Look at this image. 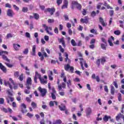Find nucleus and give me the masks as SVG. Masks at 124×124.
Masks as SVG:
<instances>
[{
  "mask_svg": "<svg viewBox=\"0 0 124 124\" xmlns=\"http://www.w3.org/2000/svg\"><path fill=\"white\" fill-rule=\"evenodd\" d=\"M118 100L119 101H122V94L121 93H118Z\"/></svg>",
  "mask_w": 124,
  "mask_h": 124,
  "instance_id": "nucleus-45",
  "label": "nucleus"
},
{
  "mask_svg": "<svg viewBox=\"0 0 124 124\" xmlns=\"http://www.w3.org/2000/svg\"><path fill=\"white\" fill-rule=\"evenodd\" d=\"M43 27L45 28V30L46 31V33H48V34H49L50 35H53V32L49 31V30H49V31H52L53 30L52 27H48V26H46V24H43Z\"/></svg>",
  "mask_w": 124,
  "mask_h": 124,
  "instance_id": "nucleus-6",
  "label": "nucleus"
},
{
  "mask_svg": "<svg viewBox=\"0 0 124 124\" xmlns=\"http://www.w3.org/2000/svg\"><path fill=\"white\" fill-rule=\"evenodd\" d=\"M106 47L107 46L104 44H101V48L103 49V50H106Z\"/></svg>",
  "mask_w": 124,
  "mask_h": 124,
  "instance_id": "nucleus-30",
  "label": "nucleus"
},
{
  "mask_svg": "<svg viewBox=\"0 0 124 124\" xmlns=\"http://www.w3.org/2000/svg\"><path fill=\"white\" fill-rule=\"evenodd\" d=\"M100 62H101L100 59H97V61H96V63L97 66L98 67L100 66Z\"/></svg>",
  "mask_w": 124,
  "mask_h": 124,
  "instance_id": "nucleus-41",
  "label": "nucleus"
},
{
  "mask_svg": "<svg viewBox=\"0 0 124 124\" xmlns=\"http://www.w3.org/2000/svg\"><path fill=\"white\" fill-rule=\"evenodd\" d=\"M66 87V85H65V83L62 82V85L61 84L58 85V90L59 91H62L63 89H65Z\"/></svg>",
  "mask_w": 124,
  "mask_h": 124,
  "instance_id": "nucleus-11",
  "label": "nucleus"
},
{
  "mask_svg": "<svg viewBox=\"0 0 124 124\" xmlns=\"http://www.w3.org/2000/svg\"><path fill=\"white\" fill-rule=\"evenodd\" d=\"M79 60L80 61V65L81 66V68H82L84 67L83 66V61H84V59L83 58H79Z\"/></svg>",
  "mask_w": 124,
  "mask_h": 124,
  "instance_id": "nucleus-44",
  "label": "nucleus"
},
{
  "mask_svg": "<svg viewBox=\"0 0 124 124\" xmlns=\"http://www.w3.org/2000/svg\"><path fill=\"white\" fill-rule=\"evenodd\" d=\"M99 22L103 27H106L107 26V23L104 22V20L102 17L99 18Z\"/></svg>",
  "mask_w": 124,
  "mask_h": 124,
  "instance_id": "nucleus-14",
  "label": "nucleus"
},
{
  "mask_svg": "<svg viewBox=\"0 0 124 124\" xmlns=\"http://www.w3.org/2000/svg\"><path fill=\"white\" fill-rule=\"evenodd\" d=\"M13 15H14V12L10 9H8L7 11V16L9 17H13Z\"/></svg>",
  "mask_w": 124,
  "mask_h": 124,
  "instance_id": "nucleus-7",
  "label": "nucleus"
},
{
  "mask_svg": "<svg viewBox=\"0 0 124 124\" xmlns=\"http://www.w3.org/2000/svg\"><path fill=\"white\" fill-rule=\"evenodd\" d=\"M106 62V59H105V58L102 57L101 59V64H104V63Z\"/></svg>",
  "mask_w": 124,
  "mask_h": 124,
  "instance_id": "nucleus-34",
  "label": "nucleus"
},
{
  "mask_svg": "<svg viewBox=\"0 0 124 124\" xmlns=\"http://www.w3.org/2000/svg\"><path fill=\"white\" fill-rule=\"evenodd\" d=\"M9 99L10 100V101L9 100ZM6 100H7V103H8V104H9L10 103V101L11 102H13V101H14V98H13L10 96H7L6 97Z\"/></svg>",
  "mask_w": 124,
  "mask_h": 124,
  "instance_id": "nucleus-10",
  "label": "nucleus"
},
{
  "mask_svg": "<svg viewBox=\"0 0 124 124\" xmlns=\"http://www.w3.org/2000/svg\"><path fill=\"white\" fill-rule=\"evenodd\" d=\"M59 93L61 96H63L65 94L64 92H59Z\"/></svg>",
  "mask_w": 124,
  "mask_h": 124,
  "instance_id": "nucleus-61",
  "label": "nucleus"
},
{
  "mask_svg": "<svg viewBox=\"0 0 124 124\" xmlns=\"http://www.w3.org/2000/svg\"><path fill=\"white\" fill-rule=\"evenodd\" d=\"M40 124H45V120H44V119H43L40 122Z\"/></svg>",
  "mask_w": 124,
  "mask_h": 124,
  "instance_id": "nucleus-64",
  "label": "nucleus"
},
{
  "mask_svg": "<svg viewBox=\"0 0 124 124\" xmlns=\"http://www.w3.org/2000/svg\"><path fill=\"white\" fill-rule=\"evenodd\" d=\"M64 17L65 18V20L66 21L69 20V18H68V16H67V15H64Z\"/></svg>",
  "mask_w": 124,
  "mask_h": 124,
  "instance_id": "nucleus-58",
  "label": "nucleus"
},
{
  "mask_svg": "<svg viewBox=\"0 0 124 124\" xmlns=\"http://www.w3.org/2000/svg\"><path fill=\"white\" fill-rule=\"evenodd\" d=\"M74 5H75L78 10H81L82 9V5L81 4L78 3V1L73 0L71 2V8L72 9H74Z\"/></svg>",
  "mask_w": 124,
  "mask_h": 124,
  "instance_id": "nucleus-2",
  "label": "nucleus"
},
{
  "mask_svg": "<svg viewBox=\"0 0 124 124\" xmlns=\"http://www.w3.org/2000/svg\"><path fill=\"white\" fill-rule=\"evenodd\" d=\"M62 106H59L60 110H61V111H65V110L66 109V107H65V106L62 104Z\"/></svg>",
  "mask_w": 124,
  "mask_h": 124,
  "instance_id": "nucleus-21",
  "label": "nucleus"
},
{
  "mask_svg": "<svg viewBox=\"0 0 124 124\" xmlns=\"http://www.w3.org/2000/svg\"><path fill=\"white\" fill-rule=\"evenodd\" d=\"M4 85L5 86H7V85H8L10 89L11 90H13V88L12 87V86L11 85V84H10V82H9V81H4Z\"/></svg>",
  "mask_w": 124,
  "mask_h": 124,
  "instance_id": "nucleus-23",
  "label": "nucleus"
},
{
  "mask_svg": "<svg viewBox=\"0 0 124 124\" xmlns=\"http://www.w3.org/2000/svg\"><path fill=\"white\" fill-rule=\"evenodd\" d=\"M38 90L41 94V96L43 97H44V96H45L47 94V89L45 88H42L41 87H39L38 88Z\"/></svg>",
  "mask_w": 124,
  "mask_h": 124,
  "instance_id": "nucleus-5",
  "label": "nucleus"
},
{
  "mask_svg": "<svg viewBox=\"0 0 124 124\" xmlns=\"http://www.w3.org/2000/svg\"><path fill=\"white\" fill-rule=\"evenodd\" d=\"M3 54L8 55V52L0 50V56H2V58L3 59V60H4V61L7 62H10V60L8 58H7V57L6 56L3 55Z\"/></svg>",
  "mask_w": 124,
  "mask_h": 124,
  "instance_id": "nucleus-4",
  "label": "nucleus"
},
{
  "mask_svg": "<svg viewBox=\"0 0 124 124\" xmlns=\"http://www.w3.org/2000/svg\"><path fill=\"white\" fill-rule=\"evenodd\" d=\"M56 124H62V122L61 120H57L56 121Z\"/></svg>",
  "mask_w": 124,
  "mask_h": 124,
  "instance_id": "nucleus-55",
  "label": "nucleus"
},
{
  "mask_svg": "<svg viewBox=\"0 0 124 124\" xmlns=\"http://www.w3.org/2000/svg\"><path fill=\"white\" fill-rule=\"evenodd\" d=\"M62 0H57V3L58 5H60V4H62Z\"/></svg>",
  "mask_w": 124,
  "mask_h": 124,
  "instance_id": "nucleus-52",
  "label": "nucleus"
},
{
  "mask_svg": "<svg viewBox=\"0 0 124 124\" xmlns=\"http://www.w3.org/2000/svg\"><path fill=\"white\" fill-rule=\"evenodd\" d=\"M104 91L105 92H106V93H108V92H109L108 90V87L107 86V85H105L104 86Z\"/></svg>",
  "mask_w": 124,
  "mask_h": 124,
  "instance_id": "nucleus-53",
  "label": "nucleus"
},
{
  "mask_svg": "<svg viewBox=\"0 0 124 124\" xmlns=\"http://www.w3.org/2000/svg\"><path fill=\"white\" fill-rule=\"evenodd\" d=\"M113 84L114 85V87H115V88L116 89H118V88L119 87V86L118 85V83H117V81H114L113 82Z\"/></svg>",
  "mask_w": 124,
  "mask_h": 124,
  "instance_id": "nucleus-40",
  "label": "nucleus"
},
{
  "mask_svg": "<svg viewBox=\"0 0 124 124\" xmlns=\"http://www.w3.org/2000/svg\"><path fill=\"white\" fill-rule=\"evenodd\" d=\"M52 92L51 93V97L52 98V99H53L54 100H55L56 97V95L55 94V93H56L57 91H56V90H55V88L53 87L52 89Z\"/></svg>",
  "mask_w": 124,
  "mask_h": 124,
  "instance_id": "nucleus-8",
  "label": "nucleus"
},
{
  "mask_svg": "<svg viewBox=\"0 0 124 124\" xmlns=\"http://www.w3.org/2000/svg\"><path fill=\"white\" fill-rule=\"evenodd\" d=\"M23 53L24 55H28V53H29V48H25L23 51Z\"/></svg>",
  "mask_w": 124,
  "mask_h": 124,
  "instance_id": "nucleus-38",
  "label": "nucleus"
},
{
  "mask_svg": "<svg viewBox=\"0 0 124 124\" xmlns=\"http://www.w3.org/2000/svg\"><path fill=\"white\" fill-rule=\"evenodd\" d=\"M109 14H110V17H112V16L114 15V10H110Z\"/></svg>",
  "mask_w": 124,
  "mask_h": 124,
  "instance_id": "nucleus-56",
  "label": "nucleus"
},
{
  "mask_svg": "<svg viewBox=\"0 0 124 124\" xmlns=\"http://www.w3.org/2000/svg\"><path fill=\"white\" fill-rule=\"evenodd\" d=\"M47 10L48 12H50L51 15H53L54 13L56 11V10H55V8H48L47 9Z\"/></svg>",
  "mask_w": 124,
  "mask_h": 124,
  "instance_id": "nucleus-18",
  "label": "nucleus"
},
{
  "mask_svg": "<svg viewBox=\"0 0 124 124\" xmlns=\"http://www.w3.org/2000/svg\"><path fill=\"white\" fill-rule=\"evenodd\" d=\"M71 43L73 46H77V44H76V42H75V40L72 39L71 41Z\"/></svg>",
  "mask_w": 124,
  "mask_h": 124,
  "instance_id": "nucleus-37",
  "label": "nucleus"
},
{
  "mask_svg": "<svg viewBox=\"0 0 124 124\" xmlns=\"http://www.w3.org/2000/svg\"><path fill=\"white\" fill-rule=\"evenodd\" d=\"M0 69L3 71V72H4L5 73H6V68L5 67V66L2 64V63L0 62Z\"/></svg>",
  "mask_w": 124,
  "mask_h": 124,
  "instance_id": "nucleus-19",
  "label": "nucleus"
},
{
  "mask_svg": "<svg viewBox=\"0 0 124 124\" xmlns=\"http://www.w3.org/2000/svg\"><path fill=\"white\" fill-rule=\"evenodd\" d=\"M80 22L83 23L88 24L89 23V17L85 16V18H81Z\"/></svg>",
  "mask_w": 124,
  "mask_h": 124,
  "instance_id": "nucleus-12",
  "label": "nucleus"
},
{
  "mask_svg": "<svg viewBox=\"0 0 124 124\" xmlns=\"http://www.w3.org/2000/svg\"><path fill=\"white\" fill-rule=\"evenodd\" d=\"M44 38H45V40H46V41H49V36H48L47 35H45L44 37Z\"/></svg>",
  "mask_w": 124,
  "mask_h": 124,
  "instance_id": "nucleus-62",
  "label": "nucleus"
},
{
  "mask_svg": "<svg viewBox=\"0 0 124 124\" xmlns=\"http://www.w3.org/2000/svg\"><path fill=\"white\" fill-rule=\"evenodd\" d=\"M5 64H6V65H7L8 67H10V68L13 67V65L9 64L7 62H5Z\"/></svg>",
  "mask_w": 124,
  "mask_h": 124,
  "instance_id": "nucleus-49",
  "label": "nucleus"
},
{
  "mask_svg": "<svg viewBox=\"0 0 124 124\" xmlns=\"http://www.w3.org/2000/svg\"><path fill=\"white\" fill-rule=\"evenodd\" d=\"M35 77L36 78H39V80L41 79V74H39L38 73V72H35Z\"/></svg>",
  "mask_w": 124,
  "mask_h": 124,
  "instance_id": "nucleus-29",
  "label": "nucleus"
},
{
  "mask_svg": "<svg viewBox=\"0 0 124 124\" xmlns=\"http://www.w3.org/2000/svg\"><path fill=\"white\" fill-rule=\"evenodd\" d=\"M26 86L27 89L24 90V93L26 94H29L31 93L29 90H31V78L30 77L27 78Z\"/></svg>",
  "mask_w": 124,
  "mask_h": 124,
  "instance_id": "nucleus-1",
  "label": "nucleus"
},
{
  "mask_svg": "<svg viewBox=\"0 0 124 124\" xmlns=\"http://www.w3.org/2000/svg\"><path fill=\"white\" fill-rule=\"evenodd\" d=\"M96 15V13L94 11H93L91 14V17H95V16Z\"/></svg>",
  "mask_w": 124,
  "mask_h": 124,
  "instance_id": "nucleus-42",
  "label": "nucleus"
},
{
  "mask_svg": "<svg viewBox=\"0 0 124 124\" xmlns=\"http://www.w3.org/2000/svg\"><path fill=\"white\" fill-rule=\"evenodd\" d=\"M33 16L35 20H38V19H39V15H38V14L34 13L33 14Z\"/></svg>",
  "mask_w": 124,
  "mask_h": 124,
  "instance_id": "nucleus-28",
  "label": "nucleus"
},
{
  "mask_svg": "<svg viewBox=\"0 0 124 124\" xmlns=\"http://www.w3.org/2000/svg\"><path fill=\"white\" fill-rule=\"evenodd\" d=\"M29 10V9L27 7H23L22 8V11L25 13L26 12H28V11Z\"/></svg>",
  "mask_w": 124,
  "mask_h": 124,
  "instance_id": "nucleus-39",
  "label": "nucleus"
},
{
  "mask_svg": "<svg viewBox=\"0 0 124 124\" xmlns=\"http://www.w3.org/2000/svg\"><path fill=\"white\" fill-rule=\"evenodd\" d=\"M58 41L59 43H62L63 46L65 47V42H64V38L63 37L58 38Z\"/></svg>",
  "mask_w": 124,
  "mask_h": 124,
  "instance_id": "nucleus-13",
  "label": "nucleus"
},
{
  "mask_svg": "<svg viewBox=\"0 0 124 124\" xmlns=\"http://www.w3.org/2000/svg\"><path fill=\"white\" fill-rule=\"evenodd\" d=\"M18 79L21 81V82H22V81H23L24 79V74H21L19 77Z\"/></svg>",
  "mask_w": 124,
  "mask_h": 124,
  "instance_id": "nucleus-33",
  "label": "nucleus"
},
{
  "mask_svg": "<svg viewBox=\"0 0 124 124\" xmlns=\"http://www.w3.org/2000/svg\"><path fill=\"white\" fill-rule=\"evenodd\" d=\"M121 118H122V119L123 120H124V115H122V113H119L117 115V116H116V120L117 122H119V121H120V119H121Z\"/></svg>",
  "mask_w": 124,
  "mask_h": 124,
  "instance_id": "nucleus-15",
  "label": "nucleus"
},
{
  "mask_svg": "<svg viewBox=\"0 0 124 124\" xmlns=\"http://www.w3.org/2000/svg\"><path fill=\"white\" fill-rule=\"evenodd\" d=\"M19 75H20V73L19 72V71H16L14 73V76L16 78H18Z\"/></svg>",
  "mask_w": 124,
  "mask_h": 124,
  "instance_id": "nucleus-32",
  "label": "nucleus"
},
{
  "mask_svg": "<svg viewBox=\"0 0 124 124\" xmlns=\"http://www.w3.org/2000/svg\"><path fill=\"white\" fill-rule=\"evenodd\" d=\"M95 43V39H92L90 41V44H94Z\"/></svg>",
  "mask_w": 124,
  "mask_h": 124,
  "instance_id": "nucleus-59",
  "label": "nucleus"
},
{
  "mask_svg": "<svg viewBox=\"0 0 124 124\" xmlns=\"http://www.w3.org/2000/svg\"><path fill=\"white\" fill-rule=\"evenodd\" d=\"M3 103H4V99L0 98V104H3Z\"/></svg>",
  "mask_w": 124,
  "mask_h": 124,
  "instance_id": "nucleus-51",
  "label": "nucleus"
},
{
  "mask_svg": "<svg viewBox=\"0 0 124 124\" xmlns=\"http://www.w3.org/2000/svg\"><path fill=\"white\" fill-rule=\"evenodd\" d=\"M13 37V36H12V34L11 33H8V34H7V35L6 36V37L7 39Z\"/></svg>",
  "mask_w": 124,
  "mask_h": 124,
  "instance_id": "nucleus-57",
  "label": "nucleus"
},
{
  "mask_svg": "<svg viewBox=\"0 0 124 124\" xmlns=\"http://www.w3.org/2000/svg\"><path fill=\"white\" fill-rule=\"evenodd\" d=\"M66 27L67 28H68V29H70V28H71V24L69 23H67V25H66Z\"/></svg>",
  "mask_w": 124,
  "mask_h": 124,
  "instance_id": "nucleus-63",
  "label": "nucleus"
},
{
  "mask_svg": "<svg viewBox=\"0 0 124 124\" xmlns=\"http://www.w3.org/2000/svg\"><path fill=\"white\" fill-rule=\"evenodd\" d=\"M36 49V46L33 45L32 48V52L31 53V55L33 56H36L35 50Z\"/></svg>",
  "mask_w": 124,
  "mask_h": 124,
  "instance_id": "nucleus-16",
  "label": "nucleus"
},
{
  "mask_svg": "<svg viewBox=\"0 0 124 124\" xmlns=\"http://www.w3.org/2000/svg\"><path fill=\"white\" fill-rule=\"evenodd\" d=\"M54 31L55 33H56V34H59V29H58V28L55 27Z\"/></svg>",
  "mask_w": 124,
  "mask_h": 124,
  "instance_id": "nucleus-47",
  "label": "nucleus"
},
{
  "mask_svg": "<svg viewBox=\"0 0 124 124\" xmlns=\"http://www.w3.org/2000/svg\"><path fill=\"white\" fill-rule=\"evenodd\" d=\"M31 106H32L33 109H35L37 107V105L34 102H32L31 103Z\"/></svg>",
  "mask_w": 124,
  "mask_h": 124,
  "instance_id": "nucleus-26",
  "label": "nucleus"
},
{
  "mask_svg": "<svg viewBox=\"0 0 124 124\" xmlns=\"http://www.w3.org/2000/svg\"><path fill=\"white\" fill-rule=\"evenodd\" d=\"M86 116H90L92 113V108H87L86 110Z\"/></svg>",
  "mask_w": 124,
  "mask_h": 124,
  "instance_id": "nucleus-17",
  "label": "nucleus"
},
{
  "mask_svg": "<svg viewBox=\"0 0 124 124\" xmlns=\"http://www.w3.org/2000/svg\"><path fill=\"white\" fill-rule=\"evenodd\" d=\"M25 70H26V73L27 75H30V74H31V73H30V69H29V68H28V67L26 66L25 67Z\"/></svg>",
  "mask_w": 124,
  "mask_h": 124,
  "instance_id": "nucleus-36",
  "label": "nucleus"
},
{
  "mask_svg": "<svg viewBox=\"0 0 124 124\" xmlns=\"http://www.w3.org/2000/svg\"><path fill=\"white\" fill-rule=\"evenodd\" d=\"M25 36L27 37L28 38H31V34L30 33L27 32L25 33Z\"/></svg>",
  "mask_w": 124,
  "mask_h": 124,
  "instance_id": "nucleus-48",
  "label": "nucleus"
},
{
  "mask_svg": "<svg viewBox=\"0 0 124 124\" xmlns=\"http://www.w3.org/2000/svg\"><path fill=\"white\" fill-rule=\"evenodd\" d=\"M7 93L9 95H11V96H12L13 95V94L12 93H11L10 92V90H7Z\"/></svg>",
  "mask_w": 124,
  "mask_h": 124,
  "instance_id": "nucleus-54",
  "label": "nucleus"
},
{
  "mask_svg": "<svg viewBox=\"0 0 124 124\" xmlns=\"http://www.w3.org/2000/svg\"><path fill=\"white\" fill-rule=\"evenodd\" d=\"M110 93L112 95L115 94V88L112 85H111Z\"/></svg>",
  "mask_w": 124,
  "mask_h": 124,
  "instance_id": "nucleus-25",
  "label": "nucleus"
},
{
  "mask_svg": "<svg viewBox=\"0 0 124 124\" xmlns=\"http://www.w3.org/2000/svg\"><path fill=\"white\" fill-rule=\"evenodd\" d=\"M114 33L116 35H120L121 34V31H120V30H117L114 31Z\"/></svg>",
  "mask_w": 124,
  "mask_h": 124,
  "instance_id": "nucleus-35",
  "label": "nucleus"
},
{
  "mask_svg": "<svg viewBox=\"0 0 124 124\" xmlns=\"http://www.w3.org/2000/svg\"><path fill=\"white\" fill-rule=\"evenodd\" d=\"M54 102L53 101H51L49 102V107H54Z\"/></svg>",
  "mask_w": 124,
  "mask_h": 124,
  "instance_id": "nucleus-43",
  "label": "nucleus"
},
{
  "mask_svg": "<svg viewBox=\"0 0 124 124\" xmlns=\"http://www.w3.org/2000/svg\"><path fill=\"white\" fill-rule=\"evenodd\" d=\"M71 62V61H70V59L68 60V64H66V65H64V69L66 70V71H68V69H70V70L71 71V73H73L74 72V67L73 66H70V65H69V63Z\"/></svg>",
  "mask_w": 124,
  "mask_h": 124,
  "instance_id": "nucleus-3",
  "label": "nucleus"
},
{
  "mask_svg": "<svg viewBox=\"0 0 124 124\" xmlns=\"http://www.w3.org/2000/svg\"><path fill=\"white\" fill-rule=\"evenodd\" d=\"M13 45L15 50H16V51H19V48L21 47V46L18 44H14Z\"/></svg>",
  "mask_w": 124,
  "mask_h": 124,
  "instance_id": "nucleus-20",
  "label": "nucleus"
},
{
  "mask_svg": "<svg viewBox=\"0 0 124 124\" xmlns=\"http://www.w3.org/2000/svg\"><path fill=\"white\" fill-rule=\"evenodd\" d=\"M38 55L39 57H40V61H41V62H43V61H44V56L42 55V53H41L40 52H39L38 53Z\"/></svg>",
  "mask_w": 124,
  "mask_h": 124,
  "instance_id": "nucleus-22",
  "label": "nucleus"
},
{
  "mask_svg": "<svg viewBox=\"0 0 124 124\" xmlns=\"http://www.w3.org/2000/svg\"><path fill=\"white\" fill-rule=\"evenodd\" d=\"M67 86L68 89H70V87L72 86V83H71V80L69 79L66 82Z\"/></svg>",
  "mask_w": 124,
  "mask_h": 124,
  "instance_id": "nucleus-24",
  "label": "nucleus"
},
{
  "mask_svg": "<svg viewBox=\"0 0 124 124\" xmlns=\"http://www.w3.org/2000/svg\"><path fill=\"white\" fill-rule=\"evenodd\" d=\"M109 119L110 118H109V116L105 115L104 117L103 118V120L104 121V122H108Z\"/></svg>",
  "mask_w": 124,
  "mask_h": 124,
  "instance_id": "nucleus-27",
  "label": "nucleus"
},
{
  "mask_svg": "<svg viewBox=\"0 0 124 124\" xmlns=\"http://www.w3.org/2000/svg\"><path fill=\"white\" fill-rule=\"evenodd\" d=\"M27 116L29 117V118H32L33 117V114L30 113H28L27 114Z\"/></svg>",
  "mask_w": 124,
  "mask_h": 124,
  "instance_id": "nucleus-50",
  "label": "nucleus"
},
{
  "mask_svg": "<svg viewBox=\"0 0 124 124\" xmlns=\"http://www.w3.org/2000/svg\"><path fill=\"white\" fill-rule=\"evenodd\" d=\"M5 7H8V8H11V5L10 4L7 3L5 4Z\"/></svg>",
  "mask_w": 124,
  "mask_h": 124,
  "instance_id": "nucleus-60",
  "label": "nucleus"
},
{
  "mask_svg": "<svg viewBox=\"0 0 124 124\" xmlns=\"http://www.w3.org/2000/svg\"><path fill=\"white\" fill-rule=\"evenodd\" d=\"M39 80L41 84H47V80H44V78H41Z\"/></svg>",
  "mask_w": 124,
  "mask_h": 124,
  "instance_id": "nucleus-31",
  "label": "nucleus"
},
{
  "mask_svg": "<svg viewBox=\"0 0 124 124\" xmlns=\"http://www.w3.org/2000/svg\"><path fill=\"white\" fill-rule=\"evenodd\" d=\"M26 108H27V106H26V105L25 104L23 103L21 104V106H20L21 111L22 112V113H23V114L27 112V110L26 109H26Z\"/></svg>",
  "mask_w": 124,
  "mask_h": 124,
  "instance_id": "nucleus-9",
  "label": "nucleus"
},
{
  "mask_svg": "<svg viewBox=\"0 0 124 124\" xmlns=\"http://www.w3.org/2000/svg\"><path fill=\"white\" fill-rule=\"evenodd\" d=\"M59 49H60V51L62 53H63L64 52V49L62 48V47L61 45H59Z\"/></svg>",
  "mask_w": 124,
  "mask_h": 124,
  "instance_id": "nucleus-46",
  "label": "nucleus"
}]
</instances>
